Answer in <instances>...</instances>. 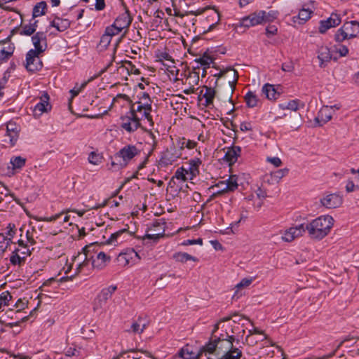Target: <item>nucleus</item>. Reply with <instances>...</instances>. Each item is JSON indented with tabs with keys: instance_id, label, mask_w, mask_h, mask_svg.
<instances>
[{
	"instance_id": "a19ab883",
	"label": "nucleus",
	"mask_w": 359,
	"mask_h": 359,
	"mask_svg": "<svg viewBox=\"0 0 359 359\" xmlns=\"http://www.w3.org/2000/svg\"><path fill=\"white\" fill-rule=\"evenodd\" d=\"M262 13H264V24L269 23L273 22L278 17L279 13L277 11H269L268 12L265 11H262Z\"/></svg>"
},
{
	"instance_id": "7c9ffc66",
	"label": "nucleus",
	"mask_w": 359,
	"mask_h": 359,
	"mask_svg": "<svg viewBox=\"0 0 359 359\" xmlns=\"http://www.w3.org/2000/svg\"><path fill=\"white\" fill-rule=\"evenodd\" d=\"M50 26L55 27L59 32H64L69 27L70 21L68 19L55 17L50 22Z\"/></svg>"
},
{
	"instance_id": "6e6d98bb",
	"label": "nucleus",
	"mask_w": 359,
	"mask_h": 359,
	"mask_svg": "<svg viewBox=\"0 0 359 359\" xmlns=\"http://www.w3.org/2000/svg\"><path fill=\"white\" fill-rule=\"evenodd\" d=\"M125 67L130 74L135 75H139L140 74V69H137L130 61H126L125 62Z\"/></svg>"
},
{
	"instance_id": "dca6fc26",
	"label": "nucleus",
	"mask_w": 359,
	"mask_h": 359,
	"mask_svg": "<svg viewBox=\"0 0 359 359\" xmlns=\"http://www.w3.org/2000/svg\"><path fill=\"white\" fill-rule=\"evenodd\" d=\"M229 74H230L232 76V79L229 80V81H228L229 85V90L227 99L231 102H232V100H231L232 95L236 89V85L237 83V81L238 79V72L233 69L229 68L224 71H221L219 73L218 76L219 77H224V76H228Z\"/></svg>"
},
{
	"instance_id": "bf43d9fd",
	"label": "nucleus",
	"mask_w": 359,
	"mask_h": 359,
	"mask_svg": "<svg viewBox=\"0 0 359 359\" xmlns=\"http://www.w3.org/2000/svg\"><path fill=\"white\" fill-rule=\"evenodd\" d=\"M187 81H189V84L193 86L192 89L191 90V91H193L194 86L197 85L199 81V76L196 73H194L193 74H189V76L187 79Z\"/></svg>"
},
{
	"instance_id": "39448f33",
	"label": "nucleus",
	"mask_w": 359,
	"mask_h": 359,
	"mask_svg": "<svg viewBox=\"0 0 359 359\" xmlns=\"http://www.w3.org/2000/svg\"><path fill=\"white\" fill-rule=\"evenodd\" d=\"M262 10L257 11L242 18L238 22L232 24L233 29L238 33H243L247 29L264 24Z\"/></svg>"
},
{
	"instance_id": "0e129e2a",
	"label": "nucleus",
	"mask_w": 359,
	"mask_h": 359,
	"mask_svg": "<svg viewBox=\"0 0 359 359\" xmlns=\"http://www.w3.org/2000/svg\"><path fill=\"white\" fill-rule=\"evenodd\" d=\"M282 70L284 71V72H291L294 70V64L292 62H284L283 65H282V67H281Z\"/></svg>"
},
{
	"instance_id": "72a5a7b5",
	"label": "nucleus",
	"mask_w": 359,
	"mask_h": 359,
	"mask_svg": "<svg viewBox=\"0 0 359 359\" xmlns=\"http://www.w3.org/2000/svg\"><path fill=\"white\" fill-rule=\"evenodd\" d=\"M172 258L176 262H181V263H185L188 261H193V262L198 261V259L196 257H195L187 252H178L174 253L172 255Z\"/></svg>"
},
{
	"instance_id": "4d7b16f0",
	"label": "nucleus",
	"mask_w": 359,
	"mask_h": 359,
	"mask_svg": "<svg viewBox=\"0 0 359 359\" xmlns=\"http://www.w3.org/2000/svg\"><path fill=\"white\" fill-rule=\"evenodd\" d=\"M31 246H25V247H18L15 248V251H16L18 253L23 256L24 257L27 258L31 255Z\"/></svg>"
},
{
	"instance_id": "5701e85b",
	"label": "nucleus",
	"mask_w": 359,
	"mask_h": 359,
	"mask_svg": "<svg viewBox=\"0 0 359 359\" xmlns=\"http://www.w3.org/2000/svg\"><path fill=\"white\" fill-rule=\"evenodd\" d=\"M149 322L147 319L142 316H139L131 323L130 327L126 330V332L134 334H141L148 326Z\"/></svg>"
},
{
	"instance_id": "412c9836",
	"label": "nucleus",
	"mask_w": 359,
	"mask_h": 359,
	"mask_svg": "<svg viewBox=\"0 0 359 359\" xmlns=\"http://www.w3.org/2000/svg\"><path fill=\"white\" fill-rule=\"evenodd\" d=\"M133 18L130 15L129 11L126 7L124 8V11L120 13L116 18L114 22L115 25H116L121 30H123L124 29H128L131 22Z\"/></svg>"
},
{
	"instance_id": "8fccbe9b",
	"label": "nucleus",
	"mask_w": 359,
	"mask_h": 359,
	"mask_svg": "<svg viewBox=\"0 0 359 359\" xmlns=\"http://www.w3.org/2000/svg\"><path fill=\"white\" fill-rule=\"evenodd\" d=\"M12 296L8 291L2 292L0 294V309L6 306H8L9 302L11 300Z\"/></svg>"
},
{
	"instance_id": "f257e3e1",
	"label": "nucleus",
	"mask_w": 359,
	"mask_h": 359,
	"mask_svg": "<svg viewBox=\"0 0 359 359\" xmlns=\"http://www.w3.org/2000/svg\"><path fill=\"white\" fill-rule=\"evenodd\" d=\"M219 325L215 324L209 341L201 348L200 355L208 359H241V349L234 346L236 338L227 332L217 333Z\"/></svg>"
},
{
	"instance_id": "69168bd1",
	"label": "nucleus",
	"mask_w": 359,
	"mask_h": 359,
	"mask_svg": "<svg viewBox=\"0 0 359 359\" xmlns=\"http://www.w3.org/2000/svg\"><path fill=\"white\" fill-rule=\"evenodd\" d=\"M356 184L353 182V180H348L346 185V190L347 192H353L355 189H357Z\"/></svg>"
},
{
	"instance_id": "13d9d810",
	"label": "nucleus",
	"mask_w": 359,
	"mask_h": 359,
	"mask_svg": "<svg viewBox=\"0 0 359 359\" xmlns=\"http://www.w3.org/2000/svg\"><path fill=\"white\" fill-rule=\"evenodd\" d=\"M13 54V48H9L8 50H6L4 48L0 52V60L4 61L7 60Z\"/></svg>"
},
{
	"instance_id": "f704fd0d",
	"label": "nucleus",
	"mask_w": 359,
	"mask_h": 359,
	"mask_svg": "<svg viewBox=\"0 0 359 359\" xmlns=\"http://www.w3.org/2000/svg\"><path fill=\"white\" fill-rule=\"evenodd\" d=\"M245 102L246 105L250 108H253L257 106L259 98L255 92L248 91L245 97Z\"/></svg>"
},
{
	"instance_id": "9b49d317",
	"label": "nucleus",
	"mask_w": 359,
	"mask_h": 359,
	"mask_svg": "<svg viewBox=\"0 0 359 359\" xmlns=\"http://www.w3.org/2000/svg\"><path fill=\"white\" fill-rule=\"evenodd\" d=\"M306 231L305 223L291 226L283 232L281 239L285 242L290 243L295 238L302 236Z\"/></svg>"
},
{
	"instance_id": "603ef678",
	"label": "nucleus",
	"mask_w": 359,
	"mask_h": 359,
	"mask_svg": "<svg viewBox=\"0 0 359 359\" xmlns=\"http://www.w3.org/2000/svg\"><path fill=\"white\" fill-rule=\"evenodd\" d=\"M289 172V170L287 168L280 169L276 170L271 173V177L276 181H279L283 177L286 176Z\"/></svg>"
},
{
	"instance_id": "de8ad7c7",
	"label": "nucleus",
	"mask_w": 359,
	"mask_h": 359,
	"mask_svg": "<svg viewBox=\"0 0 359 359\" xmlns=\"http://www.w3.org/2000/svg\"><path fill=\"white\" fill-rule=\"evenodd\" d=\"M205 9L204 8H198V9H196V10H192V11H187L185 12V13H181L180 11H177V10H174V15L176 16V17H179V18H184L185 15H199L201 14H202L203 12H204Z\"/></svg>"
},
{
	"instance_id": "393cba45",
	"label": "nucleus",
	"mask_w": 359,
	"mask_h": 359,
	"mask_svg": "<svg viewBox=\"0 0 359 359\" xmlns=\"http://www.w3.org/2000/svg\"><path fill=\"white\" fill-rule=\"evenodd\" d=\"M241 149L238 146L229 147L224 156V160L231 165L237 161L238 156L241 155Z\"/></svg>"
},
{
	"instance_id": "c03bdc74",
	"label": "nucleus",
	"mask_w": 359,
	"mask_h": 359,
	"mask_svg": "<svg viewBox=\"0 0 359 359\" xmlns=\"http://www.w3.org/2000/svg\"><path fill=\"white\" fill-rule=\"evenodd\" d=\"M103 156L95 151H91L88 154V161L90 164L97 165L102 162Z\"/></svg>"
},
{
	"instance_id": "2eb2a0df",
	"label": "nucleus",
	"mask_w": 359,
	"mask_h": 359,
	"mask_svg": "<svg viewBox=\"0 0 359 359\" xmlns=\"http://www.w3.org/2000/svg\"><path fill=\"white\" fill-rule=\"evenodd\" d=\"M39 53L31 49L26 55L25 67L29 72H36L41 69L42 62L39 57Z\"/></svg>"
},
{
	"instance_id": "473e14b6",
	"label": "nucleus",
	"mask_w": 359,
	"mask_h": 359,
	"mask_svg": "<svg viewBox=\"0 0 359 359\" xmlns=\"http://www.w3.org/2000/svg\"><path fill=\"white\" fill-rule=\"evenodd\" d=\"M220 184L224 186L222 191H233L238 188V178L236 175H231L226 181H221Z\"/></svg>"
},
{
	"instance_id": "58836bf2",
	"label": "nucleus",
	"mask_w": 359,
	"mask_h": 359,
	"mask_svg": "<svg viewBox=\"0 0 359 359\" xmlns=\"http://www.w3.org/2000/svg\"><path fill=\"white\" fill-rule=\"evenodd\" d=\"M46 7L47 4L45 1H41L36 4L32 11L33 18L44 15L46 13Z\"/></svg>"
},
{
	"instance_id": "6ab92c4d",
	"label": "nucleus",
	"mask_w": 359,
	"mask_h": 359,
	"mask_svg": "<svg viewBox=\"0 0 359 359\" xmlns=\"http://www.w3.org/2000/svg\"><path fill=\"white\" fill-rule=\"evenodd\" d=\"M341 22L339 15L332 13L325 20H321L319 25V32L324 34L327 29L338 26Z\"/></svg>"
},
{
	"instance_id": "864d4df0",
	"label": "nucleus",
	"mask_w": 359,
	"mask_h": 359,
	"mask_svg": "<svg viewBox=\"0 0 359 359\" xmlns=\"http://www.w3.org/2000/svg\"><path fill=\"white\" fill-rule=\"evenodd\" d=\"M111 41V37L104 33L100 38L99 46L102 49H105L110 44Z\"/></svg>"
},
{
	"instance_id": "2f4dec72",
	"label": "nucleus",
	"mask_w": 359,
	"mask_h": 359,
	"mask_svg": "<svg viewBox=\"0 0 359 359\" xmlns=\"http://www.w3.org/2000/svg\"><path fill=\"white\" fill-rule=\"evenodd\" d=\"M201 160L198 158H194L189 161V167L187 170H189L190 174V180H192L194 177H196L199 174V167L201 165Z\"/></svg>"
},
{
	"instance_id": "f03ea898",
	"label": "nucleus",
	"mask_w": 359,
	"mask_h": 359,
	"mask_svg": "<svg viewBox=\"0 0 359 359\" xmlns=\"http://www.w3.org/2000/svg\"><path fill=\"white\" fill-rule=\"evenodd\" d=\"M152 102L147 93H140L138 100L131 104L129 112L122 117L121 128L128 133L135 132L140 128L141 120H146L150 126H153Z\"/></svg>"
},
{
	"instance_id": "aec40b11",
	"label": "nucleus",
	"mask_w": 359,
	"mask_h": 359,
	"mask_svg": "<svg viewBox=\"0 0 359 359\" xmlns=\"http://www.w3.org/2000/svg\"><path fill=\"white\" fill-rule=\"evenodd\" d=\"M32 41L34 46V50L36 53H41L44 52L47 47L46 34L43 32H36L32 37Z\"/></svg>"
},
{
	"instance_id": "cd10ccee",
	"label": "nucleus",
	"mask_w": 359,
	"mask_h": 359,
	"mask_svg": "<svg viewBox=\"0 0 359 359\" xmlns=\"http://www.w3.org/2000/svg\"><path fill=\"white\" fill-rule=\"evenodd\" d=\"M262 93L266 95V97L270 100H277L280 93L278 91L274 85L266 83L262 87Z\"/></svg>"
},
{
	"instance_id": "a878e982",
	"label": "nucleus",
	"mask_w": 359,
	"mask_h": 359,
	"mask_svg": "<svg viewBox=\"0 0 359 359\" xmlns=\"http://www.w3.org/2000/svg\"><path fill=\"white\" fill-rule=\"evenodd\" d=\"M313 13V11L309 8H302L299 11L297 15L293 16L292 18V22L296 25H303L307 20H309L311 15Z\"/></svg>"
},
{
	"instance_id": "ddd939ff",
	"label": "nucleus",
	"mask_w": 359,
	"mask_h": 359,
	"mask_svg": "<svg viewBox=\"0 0 359 359\" xmlns=\"http://www.w3.org/2000/svg\"><path fill=\"white\" fill-rule=\"evenodd\" d=\"M20 126L15 122L10 121L6 125V131L4 142L14 146L19 137Z\"/></svg>"
},
{
	"instance_id": "9d476101",
	"label": "nucleus",
	"mask_w": 359,
	"mask_h": 359,
	"mask_svg": "<svg viewBox=\"0 0 359 359\" xmlns=\"http://www.w3.org/2000/svg\"><path fill=\"white\" fill-rule=\"evenodd\" d=\"M139 154L140 150L136 147V146L127 144L116 153L114 156L116 158H120V165L125 167Z\"/></svg>"
},
{
	"instance_id": "bb28decb",
	"label": "nucleus",
	"mask_w": 359,
	"mask_h": 359,
	"mask_svg": "<svg viewBox=\"0 0 359 359\" xmlns=\"http://www.w3.org/2000/svg\"><path fill=\"white\" fill-rule=\"evenodd\" d=\"M318 58L320 60V67H325L327 62L332 60V54L327 46H320L318 50Z\"/></svg>"
},
{
	"instance_id": "49530a36",
	"label": "nucleus",
	"mask_w": 359,
	"mask_h": 359,
	"mask_svg": "<svg viewBox=\"0 0 359 359\" xmlns=\"http://www.w3.org/2000/svg\"><path fill=\"white\" fill-rule=\"evenodd\" d=\"M81 355V348H76V346H70L65 350L64 357L60 359H69L70 357L79 358Z\"/></svg>"
},
{
	"instance_id": "1a4fd4ad",
	"label": "nucleus",
	"mask_w": 359,
	"mask_h": 359,
	"mask_svg": "<svg viewBox=\"0 0 359 359\" xmlns=\"http://www.w3.org/2000/svg\"><path fill=\"white\" fill-rule=\"evenodd\" d=\"M116 290L117 287L116 285H110L103 288L97 295L93 302L94 311L102 310L106 306L108 300L111 298Z\"/></svg>"
},
{
	"instance_id": "e433bc0d",
	"label": "nucleus",
	"mask_w": 359,
	"mask_h": 359,
	"mask_svg": "<svg viewBox=\"0 0 359 359\" xmlns=\"http://www.w3.org/2000/svg\"><path fill=\"white\" fill-rule=\"evenodd\" d=\"M172 178H176L177 180L185 182L188 179H190V174L187 168L182 166L177 169Z\"/></svg>"
},
{
	"instance_id": "5fc2aeb1",
	"label": "nucleus",
	"mask_w": 359,
	"mask_h": 359,
	"mask_svg": "<svg viewBox=\"0 0 359 359\" xmlns=\"http://www.w3.org/2000/svg\"><path fill=\"white\" fill-rule=\"evenodd\" d=\"M10 241H8L7 238L3 233L0 234V254L4 253L7 248L10 245Z\"/></svg>"
},
{
	"instance_id": "a18cd8bd",
	"label": "nucleus",
	"mask_w": 359,
	"mask_h": 359,
	"mask_svg": "<svg viewBox=\"0 0 359 359\" xmlns=\"http://www.w3.org/2000/svg\"><path fill=\"white\" fill-rule=\"evenodd\" d=\"M196 62L198 63L204 69L209 68L210 65L213 62V59L210 56L204 54L203 56L196 58Z\"/></svg>"
},
{
	"instance_id": "4be33fe9",
	"label": "nucleus",
	"mask_w": 359,
	"mask_h": 359,
	"mask_svg": "<svg viewBox=\"0 0 359 359\" xmlns=\"http://www.w3.org/2000/svg\"><path fill=\"white\" fill-rule=\"evenodd\" d=\"M90 259L93 261V266L97 269H104L110 262L111 257L105 252L100 251L97 252L95 256L90 254Z\"/></svg>"
},
{
	"instance_id": "c9c22d12",
	"label": "nucleus",
	"mask_w": 359,
	"mask_h": 359,
	"mask_svg": "<svg viewBox=\"0 0 359 359\" xmlns=\"http://www.w3.org/2000/svg\"><path fill=\"white\" fill-rule=\"evenodd\" d=\"M27 258L13 250L10 256V262L13 266H21L25 263Z\"/></svg>"
},
{
	"instance_id": "423d86ee",
	"label": "nucleus",
	"mask_w": 359,
	"mask_h": 359,
	"mask_svg": "<svg viewBox=\"0 0 359 359\" xmlns=\"http://www.w3.org/2000/svg\"><path fill=\"white\" fill-rule=\"evenodd\" d=\"M359 36V22L355 20L344 23L334 34V40L341 43L345 40Z\"/></svg>"
},
{
	"instance_id": "37998d69",
	"label": "nucleus",
	"mask_w": 359,
	"mask_h": 359,
	"mask_svg": "<svg viewBox=\"0 0 359 359\" xmlns=\"http://www.w3.org/2000/svg\"><path fill=\"white\" fill-rule=\"evenodd\" d=\"M37 20H34L33 22H30L28 25H25L22 27L21 34L26 35V36H30L32 34L34 33V32L36 29L37 27Z\"/></svg>"
},
{
	"instance_id": "774afa93",
	"label": "nucleus",
	"mask_w": 359,
	"mask_h": 359,
	"mask_svg": "<svg viewBox=\"0 0 359 359\" xmlns=\"http://www.w3.org/2000/svg\"><path fill=\"white\" fill-rule=\"evenodd\" d=\"M105 0H95V8L97 11H100L104 9Z\"/></svg>"
},
{
	"instance_id": "0eeeda50",
	"label": "nucleus",
	"mask_w": 359,
	"mask_h": 359,
	"mask_svg": "<svg viewBox=\"0 0 359 359\" xmlns=\"http://www.w3.org/2000/svg\"><path fill=\"white\" fill-rule=\"evenodd\" d=\"M166 221L163 218H159L153 221L148 226L144 238L153 240L157 242L160 238L165 236Z\"/></svg>"
},
{
	"instance_id": "4c0bfd02",
	"label": "nucleus",
	"mask_w": 359,
	"mask_h": 359,
	"mask_svg": "<svg viewBox=\"0 0 359 359\" xmlns=\"http://www.w3.org/2000/svg\"><path fill=\"white\" fill-rule=\"evenodd\" d=\"M300 101L299 100H292L287 102L279 104L278 107L283 110L289 109L296 111L299 109Z\"/></svg>"
},
{
	"instance_id": "f8f14e48",
	"label": "nucleus",
	"mask_w": 359,
	"mask_h": 359,
	"mask_svg": "<svg viewBox=\"0 0 359 359\" xmlns=\"http://www.w3.org/2000/svg\"><path fill=\"white\" fill-rule=\"evenodd\" d=\"M140 257L133 249H128L123 252H121L117 258L118 264L122 267L134 264Z\"/></svg>"
},
{
	"instance_id": "680f3d73",
	"label": "nucleus",
	"mask_w": 359,
	"mask_h": 359,
	"mask_svg": "<svg viewBox=\"0 0 359 359\" xmlns=\"http://www.w3.org/2000/svg\"><path fill=\"white\" fill-rule=\"evenodd\" d=\"M253 279L252 278H245L243 279H242L237 285H236V287L238 289L239 288H242V287H248L249 286L252 282Z\"/></svg>"
},
{
	"instance_id": "7ed1b4c3",
	"label": "nucleus",
	"mask_w": 359,
	"mask_h": 359,
	"mask_svg": "<svg viewBox=\"0 0 359 359\" xmlns=\"http://www.w3.org/2000/svg\"><path fill=\"white\" fill-rule=\"evenodd\" d=\"M334 219L330 215H321L309 223H305V229L311 238L322 240L330 232Z\"/></svg>"
},
{
	"instance_id": "6e6552de",
	"label": "nucleus",
	"mask_w": 359,
	"mask_h": 359,
	"mask_svg": "<svg viewBox=\"0 0 359 359\" xmlns=\"http://www.w3.org/2000/svg\"><path fill=\"white\" fill-rule=\"evenodd\" d=\"M182 156L181 149L174 144L167 147L165 151L162 152L161 156L159 160V165L161 167H167L172 165L176 162Z\"/></svg>"
},
{
	"instance_id": "79ce46f5",
	"label": "nucleus",
	"mask_w": 359,
	"mask_h": 359,
	"mask_svg": "<svg viewBox=\"0 0 359 359\" xmlns=\"http://www.w3.org/2000/svg\"><path fill=\"white\" fill-rule=\"evenodd\" d=\"M10 163L13 170L21 169L25 166L26 159L21 156H13L11 158Z\"/></svg>"
},
{
	"instance_id": "4468645a",
	"label": "nucleus",
	"mask_w": 359,
	"mask_h": 359,
	"mask_svg": "<svg viewBox=\"0 0 359 359\" xmlns=\"http://www.w3.org/2000/svg\"><path fill=\"white\" fill-rule=\"evenodd\" d=\"M49 100L50 97L48 94L43 92L39 97V102L33 109V114L34 117L39 118L43 113L48 112L51 109V105L49 103Z\"/></svg>"
},
{
	"instance_id": "338daca9",
	"label": "nucleus",
	"mask_w": 359,
	"mask_h": 359,
	"mask_svg": "<svg viewBox=\"0 0 359 359\" xmlns=\"http://www.w3.org/2000/svg\"><path fill=\"white\" fill-rule=\"evenodd\" d=\"M26 239L27 242L29 243L30 246L34 245L36 243V241L34 240V238L33 236V232L29 231V230L26 232Z\"/></svg>"
},
{
	"instance_id": "f3484780",
	"label": "nucleus",
	"mask_w": 359,
	"mask_h": 359,
	"mask_svg": "<svg viewBox=\"0 0 359 359\" xmlns=\"http://www.w3.org/2000/svg\"><path fill=\"white\" fill-rule=\"evenodd\" d=\"M333 114L332 107H323L318 111L317 116L314 118L315 126L318 127L323 126L332 119Z\"/></svg>"
},
{
	"instance_id": "a211bd4d",
	"label": "nucleus",
	"mask_w": 359,
	"mask_h": 359,
	"mask_svg": "<svg viewBox=\"0 0 359 359\" xmlns=\"http://www.w3.org/2000/svg\"><path fill=\"white\" fill-rule=\"evenodd\" d=\"M343 202L342 197L338 194H328L320 198V203L326 208H337Z\"/></svg>"
},
{
	"instance_id": "3c124183",
	"label": "nucleus",
	"mask_w": 359,
	"mask_h": 359,
	"mask_svg": "<svg viewBox=\"0 0 359 359\" xmlns=\"http://www.w3.org/2000/svg\"><path fill=\"white\" fill-rule=\"evenodd\" d=\"M121 30L114 23L106 27L104 33L112 38V36L119 34Z\"/></svg>"
},
{
	"instance_id": "c85d7f7f",
	"label": "nucleus",
	"mask_w": 359,
	"mask_h": 359,
	"mask_svg": "<svg viewBox=\"0 0 359 359\" xmlns=\"http://www.w3.org/2000/svg\"><path fill=\"white\" fill-rule=\"evenodd\" d=\"M206 20L208 22L210 23L207 32L212 31L220 21V14L218 11L216 9L212 10L207 15Z\"/></svg>"
},
{
	"instance_id": "c756f323",
	"label": "nucleus",
	"mask_w": 359,
	"mask_h": 359,
	"mask_svg": "<svg viewBox=\"0 0 359 359\" xmlns=\"http://www.w3.org/2000/svg\"><path fill=\"white\" fill-rule=\"evenodd\" d=\"M201 94L205 98V106L209 107L213 104V100L216 95V91L211 87L206 86L201 90Z\"/></svg>"
},
{
	"instance_id": "e2e57ef3",
	"label": "nucleus",
	"mask_w": 359,
	"mask_h": 359,
	"mask_svg": "<svg viewBox=\"0 0 359 359\" xmlns=\"http://www.w3.org/2000/svg\"><path fill=\"white\" fill-rule=\"evenodd\" d=\"M336 52L339 54L341 57H344L348 53V48L346 46H339L336 47Z\"/></svg>"
},
{
	"instance_id": "20e7f679",
	"label": "nucleus",
	"mask_w": 359,
	"mask_h": 359,
	"mask_svg": "<svg viewBox=\"0 0 359 359\" xmlns=\"http://www.w3.org/2000/svg\"><path fill=\"white\" fill-rule=\"evenodd\" d=\"M74 265L76 266V273H81L83 276L90 275L93 270L95 269V266H93V261L90 259L88 250L87 252H79L78 255L74 257L72 266L68 267L67 270L65 271V273H67Z\"/></svg>"
},
{
	"instance_id": "b1692460",
	"label": "nucleus",
	"mask_w": 359,
	"mask_h": 359,
	"mask_svg": "<svg viewBox=\"0 0 359 359\" xmlns=\"http://www.w3.org/2000/svg\"><path fill=\"white\" fill-rule=\"evenodd\" d=\"M130 236L131 235L128 229L124 228L112 233L109 238V243L114 245L121 244L128 239Z\"/></svg>"
},
{
	"instance_id": "052dcab7",
	"label": "nucleus",
	"mask_w": 359,
	"mask_h": 359,
	"mask_svg": "<svg viewBox=\"0 0 359 359\" xmlns=\"http://www.w3.org/2000/svg\"><path fill=\"white\" fill-rule=\"evenodd\" d=\"M266 161L273 165L276 168L280 167L282 164V161L278 157H267Z\"/></svg>"
},
{
	"instance_id": "ea45409f",
	"label": "nucleus",
	"mask_w": 359,
	"mask_h": 359,
	"mask_svg": "<svg viewBox=\"0 0 359 359\" xmlns=\"http://www.w3.org/2000/svg\"><path fill=\"white\" fill-rule=\"evenodd\" d=\"M177 144L182 151L184 147L189 149L195 148L197 145V143L195 141L187 140L186 138L183 137L177 141Z\"/></svg>"
},
{
	"instance_id": "09e8293b",
	"label": "nucleus",
	"mask_w": 359,
	"mask_h": 359,
	"mask_svg": "<svg viewBox=\"0 0 359 359\" xmlns=\"http://www.w3.org/2000/svg\"><path fill=\"white\" fill-rule=\"evenodd\" d=\"M16 229L15 225L12 223H9L5 229V237L7 238L8 241L12 243V239L15 234Z\"/></svg>"
}]
</instances>
